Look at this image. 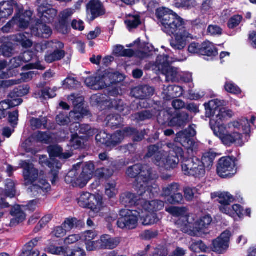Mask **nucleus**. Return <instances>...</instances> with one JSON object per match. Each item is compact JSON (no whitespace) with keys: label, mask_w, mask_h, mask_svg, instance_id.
<instances>
[{"label":"nucleus","mask_w":256,"mask_h":256,"mask_svg":"<svg viewBox=\"0 0 256 256\" xmlns=\"http://www.w3.org/2000/svg\"><path fill=\"white\" fill-rule=\"evenodd\" d=\"M94 200H91L90 204L88 208L90 209L93 212L98 213L102 210L104 204L102 202V197L98 194L94 195Z\"/></svg>","instance_id":"473e14b6"},{"label":"nucleus","mask_w":256,"mask_h":256,"mask_svg":"<svg viewBox=\"0 0 256 256\" xmlns=\"http://www.w3.org/2000/svg\"><path fill=\"white\" fill-rule=\"evenodd\" d=\"M202 50V44L195 42H192L188 46V51L192 54H200Z\"/></svg>","instance_id":"0e129e2a"},{"label":"nucleus","mask_w":256,"mask_h":256,"mask_svg":"<svg viewBox=\"0 0 256 256\" xmlns=\"http://www.w3.org/2000/svg\"><path fill=\"white\" fill-rule=\"evenodd\" d=\"M106 96L104 94H97L91 97V102L98 104H102L108 108H114L120 112L123 115H126L129 114V108L124 104L122 102L118 99L106 98Z\"/></svg>","instance_id":"9d476101"},{"label":"nucleus","mask_w":256,"mask_h":256,"mask_svg":"<svg viewBox=\"0 0 256 256\" xmlns=\"http://www.w3.org/2000/svg\"><path fill=\"white\" fill-rule=\"evenodd\" d=\"M79 134H86L87 138L94 134V130H92L90 126L88 124H80Z\"/></svg>","instance_id":"69168bd1"},{"label":"nucleus","mask_w":256,"mask_h":256,"mask_svg":"<svg viewBox=\"0 0 256 256\" xmlns=\"http://www.w3.org/2000/svg\"><path fill=\"white\" fill-rule=\"evenodd\" d=\"M216 156V154L211 152H206L204 154L200 161L202 163L205 168H210L213 164L214 160L215 159Z\"/></svg>","instance_id":"79ce46f5"},{"label":"nucleus","mask_w":256,"mask_h":256,"mask_svg":"<svg viewBox=\"0 0 256 256\" xmlns=\"http://www.w3.org/2000/svg\"><path fill=\"white\" fill-rule=\"evenodd\" d=\"M162 72L168 82H178L182 78V72L178 68L168 66Z\"/></svg>","instance_id":"5701e85b"},{"label":"nucleus","mask_w":256,"mask_h":256,"mask_svg":"<svg viewBox=\"0 0 256 256\" xmlns=\"http://www.w3.org/2000/svg\"><path fill=\"white\" fill-rule=\"evenodd\" d=\"M214 222H215L209 214L202 216L196 222V224H211Z\"/></svg>","instance_id":"338daca9"},{"label":"nucleus","mask_w":256,"mask_h":256,"mask_svg":"<svg viewBox=\"0 0 256 256\" xmlns=\"http://www.w3.org/2000/svg\"><path fill=\"white\" fill-rule=\"evenodd\" d=\"M124 80L123 75L113 70L108 69L96 74L94 76L87 78L84 82L90 88L98 90L110 87L111 85Z\"/></svg>","instance_id":"0eeeda50"},{"label":"nucleus","mask_w":256,"mask_h":256,"mask_svg":"<svg viewBox=\"0 0 256 256\" xmlns=\"http://www.w3.org/2000/svg\"><path fill=\"white\" fill-rule=\"evenodd\" d=\"M86 248L88 251H93L100 249V242L98 240L96 241L92 240H84Z\"/></svg>","instance_id":"e2e57ef3"},{"label":"nucleus","mask_w":256,"mask_h":256,"mask_svg":"<svg viewBox=\"0 0 256 256\" xmlns=\"http://www.w3.org/2000/svg\"><path fill=\"white\" fill-rule=\"evenodd\" d=\"M15 184L13 181L8 180L6 181V189L0 192V206L2 208H7L9 206L8 202H5L6 198H14L16 195V190L14 188Z\"/></svg>","instance_id":"6ab92c4d"},{"label":"nucleus","mask_w":256,"mask_h":256,"mask_svg":"<svg viewBox=\"0 0 256 256\" xmlns=\"http://www.w3.org/2000/svg\"><path fill=\"white\" fill-rule=\"evenodd\" d=\"M14 40L19 42L22 47L28 48L30 47L32 44V42L28 39L25 35L22 34H19L14 36Z\"/></svg>","instance_id":"de8ad7c7"},{"label":"nucleus","mask_w":256,"mask_h":256,"mask_svg":"<svg viewBox=\"0 0 256 256\" xmlns=\"http://www.w3.org/2000/svg\"><path fill=\"white\" fill-rule=\"evenodd\" d=\"M56 88L50 89L48 88H46L41 90L40 93H39L36 98L42 97L45 99L53 98L56 96Z\"/></svg>","instance_id":"09e8293b"},{"label":"nucleus","mask_w":256,"mask_h":256,"mask_svg":"<svg viewBox=\"0 0 256 256\" xmlns=\"http://www.w3.org/2000/svg\"><path fill=\"white\" fill-rule=\"evenodd\" d=\"M154 116H157L156 112H151L149 110H145L138 114L136 118L138 120L143 121L147 119H150Z\"/></svg>","instance_id":"052dcab7"},{"label":"nucleus","mask_w":256,"mask_h":256,"mask_svg":"<svg viewBox=\"0 0 256 256\" xmlns=\"http://www.w3.org/2000/svg\"><path fill=\"white\" fill-rule=\"evenodd\" d=\"M168 91L172 90V92L169 94H166L164 98H172L174 97H178L183 94L184 90L182 88L178 86H167Z\"/></svg>","instance_id":"37998d69"},{"label":"nucleus","mask_w":256,"mask_h":256,"mask_svg":"<svg viewBox=\"0 0 256 256\" xmlns=\"http://www.w3.org/2000/svg\"><path fill=\"white\" fill-rule=\"evenodd\" d=\"M96 140L97 142L105 144L107 147H108L110 135L105 132H100L96 136Z\"/></svg>","instance_id":"864d4df0"},{"label":"nucleus","mask_w":256,"mask_h":256,"mask_svg":"<svg viewBox=\"0 0 256 256\" xmlns=\"http://www.w3.org/2000/svg\"><path fill=\"white\" fill-rule=\"evenodd\" d=\"M173 62L172 58L167 55L159 56L157 57L156 66L160 70L162 71L166 68L170 66V64Z\"/></svg>","instance_id":"72a5a7b5"},{"label":"nucleus","mask_w":256,"mask_h":256,"mask_svg":"<svg viewBox=\"0 0 256 256\" xmlns=\"http://www.w3.org/2000/svg\"><path fill=\"white\" fill-rule=\"evenodd\" d=\"M224 104V101L218 99L212 100L204 104L206 116L212 117L210 122L211 128L224 145L230 146L235 144L241 146L248 140L250 122L248 119L244 118L240 121L223 124L222 122L232 118L233 115L232 110L221 107Z\"/></svg>","instance_id":"f257e3e1"},{"label":"nucleus","mask_w":256,"mask_h":256,"mask_svg":"<svg viewBox=\"0 0 256 256\" xmlns=\"http://www.w3.org/2000/svg\"><path fill=\"white\" fill-rule=\"evenodd\" d=\"M24 209L20 206H17L14 207L11 211V214L13 216L11 222L14 224L16 223H22L24 222L26 216L24 212Z\"/></svg>","instance_id":"cd10ccee"},{"label":"nucleus","mask_w":256,"mask_h":256,"mask_svg":"<svg viewBox=\"0 0 256 256\" xmlns=\"http://www.w3.org/2000/svg\"><path fill=\"white\" fill-rule=\"evenodd\" d=\"M87 13L90 16V20H93L96 18L104 14L105 10L99 0H90L87 4Z\"/></svg>","instance_id":"a211bd4d"},{"label":"nucleus","mask_w":256,"mask_h":256,"mask_svg":"<svg viewBox=\"0 0 256 256\" xmlns=\"http://www.w3.org/2000/svg\"><path fill=\"white\" fill-rule=\"evenodd\" d=\"M47 122V118L42 116L38 118H32L30 120V126L34 130L42 128H46Z\"/></svg>","instance_id":"e433bc0d"},{"label":"nucleus","mask_w":256,"mask_h":256,"mask_svg":"<svg viewBox=\"0 0 256 256\" xmlns=\"http://www.w3.org/2000/svg\"><path fill=\"white\" fill-rule=\"evenodd\" d=\"M40 163L42 164H46L49 168L52 169V172L53 173L54 178L52 180V184H54L55 182L58 179V174L56 172V170H60L62 167V164L58 162L54 158H50V161L48 162L46 160V158L45 156H42L40 158Z\"/></svg>","instance_id":"4be33fe9"},{"label":"nucleus","mask_w":256,"mask_h":256,"mask_svg":"<svg viewBox=\"0 0 256 256\" xmlns=\"http://www.w3.org/2000/svg\"><path fill=\"white\" fill-rule=\"evenodd\" d=\"M212 198L217 197L218 201L220 204V210L224 214H231L230 204L234 201V196L228 192L215 193L212 194Z\"/></svg>","instance_id":"2eb2a0df"},{"label":"nucleus","mask_w":256,"mask_h":256,"mask_svg":"<svg viewBox=\"0 0 256 256\" xmlns=\"http://www.w3.org/2000/svg\"><path fill=\"white\" fill-rule=\"evenodd\" d=\"M196 4L195 0H178L175 3V6L178 8L188 9L194 7Z\"/></svg>","instance_id":"8fccbe9b"},{"label":"nucleus","mask_w":256,"mask_h":256,"mask_svg":"<svg viewBox=\"0 0 256 256\" xmlns=\"http://www.w3.org/2000/svg\"><path fill=\"white\" fill-rule=\"evenodd\" d=\"M158 235V231L157 230H146L140 235L142 240H149L156 238Z\"/></svg>","instance_id":"6e6d98bb"},{"label":"nucleus","mask_w":256,"mask_h":256,"mask_svg":"<svg viewBox=\"0 0 256 256\" xmlns=\"http://www.w3.org/2000/svg\"><path fill=\"white\" fill-rule=\"evenodd\" d=\"M166 211L174 216H179L186 214L187 210L184 207L170 206L166 208Z\"/></svg>","instance_id":"49530a36"},{"label":"nucleus","mask_w":256,"mask_h":256,"mask_svg":"<svg viewBox=\"0 0 256 256\" xmlns=\"http://www.w3.org/2000/svg\"><path fill=\"white\" fill-rule=\"evenodd\" d=\"M32 138L38 142L48 144L52 142V136L48 132H37L32 136Z\"/></svg>","instance_id":"a19ab883"},{"label":"nucleus","mask_w":256,"mask_h":256,"mask_svg":"<svg viewBox=\"0 0 256 256\" xmlns=\"http://www.w3.org/2000/svg\"><path fill=\"white\" fill-rule=\"evenodd\" d=\"M106 194L110 198H112L118 193L115 182L108 183L106 185Z\"/></svg>","instance_id":"4d7b16f0"},{"label":"nucleus","mask_w":256,"mask_h":256,"mask_svg":"<svg viewBox=\"0 0 256 256\" xmlns=\"http://www.w3.org/2000/svg\"><path fill=\"white\" fill-rule=\"evenodd\" d=\"M189 120L188 114L186 112H182L172 118L169 122L168 125L170 126H181L184 125Z\"/></svg>","instance_id":"c756f323"},{"label":"nucleus","mask_w":256,"mask_h":256,"mask_svg":"<svg viewBox=\"0 0 256 256\" xmlns=\"http://www.w3.org/2000/svg\"><path fill=\"white\" fill-rule=\"evenodd\" d=\"M113 52L118 56H133L134 52L132 50L129 49H124L122 46H116L114 47Z\"/></svg>","instance_id":"a18cd8bd"},{"label":"nucleus","mask_w":256,"mask_h":256,"mask_svg":"<svg viewBox=\"0 0 256 256\" xmlns=\"http://www.w3.org/2000/svg\"><path fill=\"white\" fill-rule=\"evenodd\" d=\"M65 56V52L62 50H55L53 52L48 53L45 56V60L48 63L59 60Z\"/></svg>","instance_id":"58836bf2"},{"label":"nucleus","mask_w":256,"mask_h":256,"mask_svg":"<svg viewBox=\"0 0 256 256\" xmlns=\"http://www.w3.org/2000/svg\"><path fill=\"white\" fill-rule=\"evenodd\" d=\"M194 126H190L184 131L177 134L176 141L180 143L183 146H186V143L190 142V138L196 134Z\"/></svg>","instance_id":"b1692460"},{"label":"nucleus","mask_w":256,"mask_h":256,"mask_svg":"<svg viewBox=\"0 0 256 256\" xmlns=\"http://www.w3.org/2000/svg\"><path fill=\"white\" fill-rule=\"evenodd\" d=\"M224 88L227 92L233 94H239L241 92L240 88L230 82L226 83Z\"/></svg>","instance_id":"bf43d9fd"},{"label":"nucleus","mask_w":256,"mask_h":256,"mask_svg":"<svg viewBox=\"0 0 256 256\" xmlns=\"http://www.w3.org/2000/svg\"><path fill=\"white\" fill-rule=\"evenodd\" d=\"M106 120L109 126L114 128L120 126L122 119L119 114L109 115L106 117Z\"/></svg>","instance_id":"c03bdc74"},{"label":"nucleus","mask_w":256,"mask_h":256,"mask_svg":"<svg viewBox=\"0 0 256 256\" xmlns=\"http://www.w3.org/2000/svg\"><path fill=\"white\" fill-rule=\"evenodd\" d=\"M230 208L232 213L226 214L229 215L231 217L234 218L236 216L239 218H240L242 216H244V210L240 204H234L232 207H230Z\"/></svg>","instance_id":"5fc2aeb1"},{"label":"nucleus","mask_w":256,"mask_h":256,"mask_svg":"<svg viewBox=\"0 0 256 256\" xmlns=\"http://www.w3.org/2000/svg\"><path fill=\"white\" fill-rule=\"evenodd\" d=\"M179 189L178 184L174 183L163 188L162 195L165 196H172L178 192Z\"/></svg>","instance_id":"603ef678"},{"label":"nucleus","mask_w":256,"mask_h":256,"mask_svg":"<svg viewBox=\"0 0 256 256\" xmlns=\"http://www.w3.org/2000/svg\"><path fill=\"white\" fill-rule=\"evenodd\" d=\"M69 100L72 102L74 105L75 106L74 110L70 112V117L71 122H76V121L80 120L84 115L82 110L80 111L77 110V108L79 109L82 106L84 98L82 97L76 98L74 94H72L70 96Z\"/></svg>","instance_id":"aec40b11"},{"label":"nucleus","mask_w":256,"mask_h":256,"mask_svg":"<svg viewBox=\"0 0 256 256\" xmlns=\"http://www.w3.org/2000/svg\"><path fill=\"white\" fill-rule=\"evenodd\" d=\"M94 170V164L92 162H86L83 166L80 173L76 168L70 170L66 176L65 180L67 183L72 184L74 186L83 188L92 178Z\"/></svg>","instance_id":"6e6552de"},{"label":"nucleus","mask_w":256,"mask_h":256,"mask_svg":"<svg viewBox=\"0 0 256 256\" xmlns=\"http://www.w3.org/2000/svg\"><path fill=\"white\" fill-rule=\"evenodd\" d=\"M114 170L110 168H102L96 170L95 174L100 178H108L114 174Z\"/></svg>","instance_id":"3c124183"},{"label":"nucleus","mask_w":256,"mask_h":256,"mask_svg":"<svg viewBox=\"0 0 256 256\" xmlns=\"http://www.w3.org/2000/svg\"><path fill=\"white\" fill-rule=\"evenodd\" d=\"M135 129L126 128L122 130L117 131L112 135H110V143L108 147L112 148L122 142L124 138L127 136L135 134Z\"/></svg>","instance_id":"f3484780"},{"label":"nucleus","mask_w":256,"mask_h":256,"mask_svg":"<svg viewBox=\"0 0 256 256\" xmlns=\"http://www.w3.org/2000/svg\"><path fill=\"white\" fill-rule=\"evenodd\" d=\"M201 54L208 56H214L218 54V51L214 44L209 41L202 44Z\"/></svg>","instance_id":"2f4dec72"},{"label":"nucleus","mask_w":256,"mask_h":256,"mask_svg":"<svg viewBox=\"0 0 256 256\" xmlns=\"http://www.w3.org/2000/svg\"><path fill=\"white\" fill-rule=\"evenodd\" d=\"M86 136H79L78 133L72 135L70 146L74 150L82 148L86 140Z\"/></svg>","instance_id":"4c0bfd02"},{"label":"nucleus","mask_w":256,"mask_h":256,"mask_svg":"<svg viewBox=\"0 0 256 256\" xmlns=\"http://www.w3.org/2000/svg\"><path fill=\"white\" fill-rule=\"evenodd\" d=\"M66 256H86L85 250L77 244L66 246Z\"/></svg>","instance_id":"7c9ffc66"},{"label":"nucleus","mask_w":256,"mask_h":256,"mask_svg":"<svg viewBox=\"0 0 256 256\" xmlns=\"http://www.w3.org/2000/svg\"><path fill=\"white\" fill-rule=\"evenodd\" d=\"M156 14L162 30L168 35L186 28L183 20L172 10L164 8L158 9Z\"/></svg>","instance_id":"423d86ee"},{"label":"nucleus","mask_w":256,"mask_h":256,"mask_svg":"<svg viewBox=\"0 0 256 256\" xmlns=\"http://www.w3.org/2000/svg\"><path fill=\"white\" fill-rule=\"evenodd\" d=\"M122 202L126 206L141 204L144 211L138 212L136 210H122L120 212V218L117 224H154L158 222L154 212L160 210L164 207V202L158 200L150 202L140 200L134 194L128 193L121 198Z\"/></svg>","instance_id":"7ed1b4c3"},{"label":"nucleus","mask_w":256,"mask_h":256,"mask_svg":"<svg viewBox=\"0 0 256 256\" xmlns=\"http://www.w3.org/2000/svg\"><path fill=\"white\" fill-rule=\"evenodd\" d=\"M154 94V88L148 86L134 88L132 91V94L134 96L142 100L147 98Z\"/></svg>","instance_id":"393cba45"},{"label":"nucleus","mask_w":256,"mask_h":256,"mask_svg":"<svg viewBox=\"0 0 256 256\" xmlns=\"http://www.w3.org/2000/svg\"><path fill=\"white\" fill-rule=\"evenodd\" d=\"M20 164L23 168L24 184L26 186H31L29 190L34 195L36 196L37 194H44L50 190V184L46 180L40 178L36 182L39 173L32 164L26 160L22 162Z\"/></svg>","instance_id":"39448f33"},{"label":"nucleus","mask_w":256,"mask_h":256,"mask_svg":"<svg viewBox=\"0 0 256 256\" xmlns=\"http://www.w3.org/2000/svg\"><path fill=\"white\" fill-rule=\"evenodd\" d=\"M62 149L58 146H52L48 148V152L51 158L56 156H58L60 159H66L72 156V154L70 152L62 153Z\"/></svg>","instance_id":"c85d7f7f"},{"label":"nucleus","mask_w":256,"mask_h":256,"mask_svg":"<svg viewBox=\"0 0 256 256\" xmlns=\"http://www.w3.org/2000/svg\"><path fill=\"white\" fill-rule=\"evenodd\" d=\"M174 34V38L170 40V44L176 50L184 49L186 46L187 39L192 38V34L186 28Z\"/></svg>","instance_id":"dca6fc26"},{"label":"nucleus","mask_w":256,"mask_h":256,"mask_svg":"<svg viewBox=\"0 0 256 256\" xmlns=\"http://www.w3.org/2000/svg\"><path fill=\"white\" fill-rule=\"evenodd\" d=\"M231 236L232 233L228 230L222 232L220 236L212 241V250L218 254L224 253L229 247Z\"/></svg>","instance_id":"ddd939ff"},{"label":"nucleus","mask_w":256,"mask_h":256,"mask_svg":"<svg viewBox=\"0 0 256 256\" xmlns=\"http://www.w3.org/2000/svg\"><path fill=\"white\" fill-rule=\"evenodd\" d=\"M100 242V249L113 250L120 243L119 238H112L110 235L104 234L101 236Z\"/></svg>","instance_id":"412c9836"},{"label":"nucleus","mask_w":256,"mask_h":256,"mask_svg":"<svg viewBox=\"0 0 256 256\" xmlns=\"http://www.w3.org/2000/svg\"><path fill=\"white\" fill-rule=\"evenodd\" d=\"M32 12L30 10H26L24 13L20 12L17 14L16 16L13 19L8 22L2 28V30L4 32H10L12 26L16 24L20 28H26L31 20Z\"/></svg>","instance_id":"f8f14e48"},{"label":"nucleus","mask_w":256,"mask_h":256,"mask_svg":"<svg viewBox=\"0 0 256 256\" xmlns=\"http://www.w3.org/2000/svg\"><path fill=\"white\" fill-rule=\"evenodd\" d=\"M235 159L230 156L222 158L218 161L216 172L222 178H230L236 173Z\"/></svg>","instance_id":"9b49d317"},{"label":"nucleus","mask_w":256,"mask_h":256,"mask_svg":"<svg viewBox=\"0 0 256 256\" xmlns=\"http://www.w3.org/2000/svg\"><path fill=\"white\" fill-rule=\"evenodd\" d=\"M63 86L66 88H72L79 86V82L74 78L68 77L63 81Z\"/></svg>","instance_id":"680f3d73"},{"label":"nucleus","mask_w":256,"mask_h":256,"mask_svg":"<svg viewBox=\"0 0 256 256\" xmlns=\"http://www.w3.org/2000/svg\"><path fill=\"white\" fill-rule=\"evenodd\" d=\"M40 238H36L24 245L20 256H38L39 251L34 250V248L37 245L38 242L40 240ZM42 256H47L43 254Z\"/></svg>","instance_id":"a878e982"},{"label":"nucleus","mask_w":256,"mask_h":256,"mask_svg":"<svg viewBox=\"0 0 256 256\" xmlns=\"http://www.w3.org/2000/svg\"><path fill=\"white\" fill-rule=\"evenodd\" d=\"M56 122L61 126H65L71 122L70 118L64 112H60L56 117Z\"/></svg>","instance_id":"13d9d810"},{"label":"nucleus","mask_w":256,"mask_h":256,"mask_svg":"<svg viewBox=\"0 0 256 256\" xmlns=\"http://www.w3.org/2000/svg\"><path fill=\"white\" fill-rule=\"evenodd\" d=\"M40 22H38L35 27L31 28L32 34L38 37L48 38L52 34L51 28L44 22H50L57 14V10L53 8L43 9L38 12Z\"/></svg>","instance_id":"1a4fd4ad"},{"label":"nucleus","mask_w":256,"mask_h":256,"mask_svg":"<svg viewBox=\"0 0 256 256\" xmlns=\"http://www.w3.org/2000/svg\"><path fill=\"white\" fill-rule=\"evenodd\" d=\"M30 91V87L28 85L20 86L10 94L12 98H20V97L26 95Z\"/></svg>","instance_id":"ea45409f"},{"label":"nucleus","mask_w":256,"mask_h":256,"mask_svg":"<svg viewBox=\"0 0 256 256\" xmlns=\"http://www.w3.org/2000/svg\"><path fill=\"white\" fill-rule=\"evenodd\" d=\"M124 22L127 28L130 30L137 28L140 24L141 22L138 15L129 14L126 18Z\"/></svg>","instance_id":"f704fd0d"},{"label":"nucleus","mask_w":256,"mask_h":256,"mask_svg":"<svg viewBox=\"0 0 256 256\" xmlns=\"http://www.w3.org/2000/svg\"><path fill=\"white\" fill-rule=\"evenodd\" d=\"M182 200V195L180 193L176 192L168 198L167 201L170 204H176L181 202Z\"/></svg>","instance_id":"774afa93"},{"label":"nucleus","mask_w":256,"mask_h":256,"mask_svg":"<svg viewBox=\"0 0 256 256\" xmlns=\"http://www.w3.org/2000/svg\"><path fill=\"white\" fill-rule=\"evenodd\" d=\"M91 200H94V195L88 192L82 193L78 198V202L79 206L82 208L89 207Z\"/></svg>","instance_id":"c9c22d12"},{"label":"nucleus","mask_w":256,"mask_h":256,"mask_svg":"<svg viewBox=\"0 0 256 256\" xmlns=\"http://www.w3.org/2000/svg\"><path fill=\"white\" fill-rule=\"evenodd\" d=\"M22 102V98H12L10 96L8 102H0V119L4 118L6 115V110L10 107H14L20 104Z\"/></svg>","instance_id":"bb28decb"},{"label":"nucleus","mask_w":256,"mask_h":256,"mask_svg":"<svg viewBox=\"0 0 256 256\" xmlns=\"http://www.w3.org/2000/svg\"><path fill=\"white\" fill-rule=\"evenodd\" d=\"M126 174L131 178L138 176L134 186L138 194L142 196L146 192L154 194L157 192L156 186L154 184V180L158 177L156 174L151 172V169L148 165L136 164L130 167Z\"/></svg>","instance_id":"20e7f679"},{"label":"nucleus","mask_w":256,"mask_h":256,"mask_svg":"<svg viewBox=\"0 0 256 256\" xmlns=\"http://www.w3.org/2000/svg\"><path fill=\"white\" fill-rule=\"evenodd\" d=\"M75 12V10L68 8L61 11L58 15V24L56 26L57 30L62 34L67 32L70 26L72 16Z\"/></svg>","instance_id":"4468645a"},{"label":"nucleus","mask_w":256,"mask_h":256,"mask_svg":"<svg viewBox=\"0 0 256 256\" xmlns=\"http://www.w3.org/2000/svg\"><path fill=\"white\" fill-rule=\"evenodd\" d=\"M166 146L170 149L168 152L160 150L156 146H150L146 156L151 158L152 162L160 170H172L177 168L180 157L182 170L185 175L198 178L204 175L206 168L200 160L196 158H186L182 149L172 144L168 143Z\"/></svg>","instance_id":"f03ea898"}]
</instances>
